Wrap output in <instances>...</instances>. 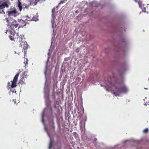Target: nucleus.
Wrapping results in <instances>:
<instances>
[{
    "label": "nucleus",
    "mask_w": 149,
    "mask_h": 149,
    "mask_svg": "<svg viewBox=\"0 0 149 149\" xmlns=\"http://www.w3.org/2000/svg\"><path fill=\"white\" fill-rule=\"evenodd\" d=\"M97 140V139L96 138H95V139H94V141H96Z\"/></svg>",
    "instance_id": "22"
},
{
    "label": "nucleus",
    "mask_w": 149,
    "mask_h": 149,
    "mask_svg": "<svg viewBox=\"0 0 149 149\" xmlns=\"http://www.w3.org/2000/svg\"><path fill=\"white\" fill-rule=\"evenodd\" d=\"M52 146V142H51V141H50V143H49V149H50L51 148Z\"/></svg>",
    "instance_id": "17"
},
{
    "label": "nucleus",
    "mask_w": 149,
    "mask_h": 149,
    "mask_svg": "<svg viewBox=\"0 0 149 149\" xmlns=\"http://www.w3.org/2000/svg\"><path fill=\"white\" fill-rule=\"evenodd\" d=\"M0 3H1V4L0 5V9H3L5 7H6L7 8H8L9 7V5L7 3V2L6 1L2 3H1V0H0Z\"/></svg>",
    "instance_id": "7"
},
{
    "label": "nucleus",
    "mask_w": 149,
    "mask_h": 149,
    "mask_svg": "<svg viewBox=\"0 0 149 149\" xmlns=\"http://www.w3.org/2000/svg\"><path fill=\"white\" fill-rule=\"evenodd\" d=\"M40 1V0H33L31 1L30 4L31 5L35 6Z\"/></svg>",
    "instance_id": "8"
},
{
    "label": "nucleus",
    "mask_w": 149,
    "mask_h": 149,
    "mask_svg": "<svg viewBox=\"0 0 149 149\" xmlns=\"http://www.w3.org/2000/svg\"><path fill=\"white\" fill-rule=\"evenodd\" d=\"M42 120L43 121V120H44V118H43V116H42Z\"/></svg>",
    "instance_id": "23"
},
{
    "label": "nucleus",
    "mask_w": 149,
    "mask_h": 149,
    "mask_svg": "<svg viewBox=\"0 0 149 149\" xmlns=\"http://www.w3.org/2000/svg\"><path fill=\"white\" fill-rule=\"evenodd\" d=\"M12 82V84L11 86L12 88H13L15 87L17 85L16 84V83L17 82L16 81H14L13 80V81H11Z\"/></svg>",
    "instance_id": "10"
},
{
    "label": "nucleus",
    "mask_w": 149,
    "mask_h": 149,
    "mask_svg": "<svg viewBox=\"0 0 149 149\" xmlns=\"http://www.w3.org/2000/svg\"><path fill=\"white\" fill-rule=\"evenodd\" d=\"M0 14H5V12H4L3 10L2 9H0Z\"/></svg>",
    "instance_id": "16"
},
{
    "label": "nucleus",
    "mask_w": 149,
    "mask_h": 149,
    "mask_svg": "<svg viewBox=\"0 0 149 149\" xmlns=\"http://www.w3.org/2000/svg\"><path fill=\"white\" fill-rule=\"evenodd\" d=\"M34 19H35L34 17H33V18H32L33 20H34V21H36V20H35Z\"/></svg>",
    "instance_id": "20"
},
{
    "label": "nucleus",
    "mask_w": 149,
    "mask_h": 149,
    "mask_svg": "<svg viewBox=\"0 0 149 149\" xmlns=\"http://www.w3.org/2000/svg\"><path fill=\"white\" fill-rule=\"evenodd\" d=\"M18 12L17 11V10L15 8H14L13 9H11L10 11H8L7 12L8 16H13L14 17L16 16L17 13Z\"/></svg>",
    "instance_id": "5"
},
{
    "label": "nucleus",
    "mask_w": 149,
    "mask_h": 149,
    "mask_svg": "<svg viewBox=\"0 0 149 149\" xmlns=\"http://www.w3.org/2000/svg\"><path fill=\"white\" fill-rule=\"evenodd\" d=\"M10 17H8L6 18H5V20L6 21V22L8 23V26L9 25V23H10Z\"/></svg>",
    "instance_id": "13"
},
{
    "label": "nucleus",
    "mask_w": 149,
    "mask_h": 149,
    "mask_svg": "<svg viewBox=\"0 0 149 149\" xmlns=\"http://www.w3.org/2000/svg\"><path fill=\"white\" fill-rule=\"evenodd\" d=\"M56 8H53L52 10V18H54V17H55L54 15V14L55 13V10Z\"/></svg>",
    "instance_id": "12"
},
{
    "label": "nucleus",
    "mask_w": 149,
    "mask_h": 149,
    "mask_svg": "<svg viewBox=\"0 0 149 149\" xmlns=\"http://www.w3.org/2000/svg\"><path fill=\"white\" fill-rule=\"evenodd\" d=\"M67 0H62L61 2L59 3L58 5H59L61 4H63L65 3V2Z\"/></svg>",
    "instance_id": "14"
},
{
    "label": "nucleus",
    "mask_w": 149,
    "mask_h": 149,
    "mask_svg": "<svg viewBox=\"0 0 149 149\" xmlns=\"http://www.w3.org/2000/svg\"><path fill=\"white\" fill-rule=\"evenodd\" d=\"M143 10V11L144 12H145L146 11V8H144L143 9H142Z\"/></svg>",
    "instance_id": "18"
},
{
    "label": "nucleus",
    "mask_w": 149,
    "mask_h": 149,
    "mask_svg": "<svg viewBox=\"0 0 149 149\" xmlns=\"http://www.w3.org/2000/svg\"><path fill=\"white\" fill-rule=\"evenodd\" d=\"M15 90V89H14V90H13V91H12L11 90H10L11 91H12V92H14V90Z\"/></svg>",
    "instance_id": "21"
},
{
    "label": "nucleus",
    "mask_w": 149,
    "mask_h": 149,
    "mask_svg": "<svg viewBox=\"0 0 149 149\" xmlns=\"http://www.w3.org/2000/svg\"><path fill=\"white\" fill-rule=\"evenodd\" d=\"M9 28H10L11 30L9 29H7L6 30L5 33H7L9 32L10 35L13 34H15V30L14 29L15 28H17L19 27V24L17 23V22L15 20H13L11 22L9 23Z\"/></svg>",
    "instance_id": "3"
},
{
    "label": "nucleus",
    "mask_w": 149,
    "mask_h": 149,
    "mask_svg": "<svg viewBox=\"0 0 149 149\" xmlns=\"http://www.w3.org/2000/svg\"><path fill=\"white\" fill-rule=\"evenodd\" d=\"M107 81L111 85L115 87V90L113 92L115 95H119L120 93H126L127 92L128 89L123 81L120 82L118 79L110 77L108 78Z\"/></svg>",
    "instance_id": "1"
},
{
    "label": "nucleus",
    "mask_w": 149,
    "mask_h": 149,
    "mask_svg": "<svg viewBox=\"0 0 149 149\" xmlns=\"http://www.w3.org/2000/svg\"><path fill=\"white\" fill-rule=\"evenodd\" d=\"M10 84V83L9 82L8 83V84L9 85Z\"/></svg>",
    "instance_id": "24"
},
{
    "label": "nucleus",
    "mask_w": 149,
    "mask_h": 149,
    "mask_svg": "<svg viewBox=\"0 0 149 149\" xmlns=\"http://www.w3.org/2000/svg\"><path fill=\"white\" fill-rule=\"evenodd\" d=\"M79 49L78 48H77V49L76 50V52H79Z\"/></svg>",
    "instance_id": "19"
},
{
    "label": "nucleus",
    "mask_w": 149,
    "mask_h": 149,
    "mask_svg": "<svg viewBox=\"0 0 149 149\" xmlns=\"http://www.w3.org/2000/svg\"><path fill=\"white\" fill-rule=\"evenodd\" d=\"M27 72H24L21 75L20 79L19 81V83L22 84H25V79H26Z\"/></svg>",
    "instance_id": "4"
},
{
    "label": "nucleus",
    "mask_w": 149,
    "mask_h": 149,
    "mask_svg": "<svg viewBox=\"0 0 149 149\" xmlns=\"http://www.w3.org/2000/svg\"><path fill=\"white\" fill-rule=\"evenodd\" d=\"M19 72L18 73H17V74H16V75L15 76L14 78L13 81H16L17 82V81L18 78V77L19 76Z\"/></svg>",
    "instance_id": "11"
},
{
    "label": "nucleus",
    "mask_w": 149,
    "mask_h": 149,
    "mask_svg": "<svg viewBox=\"0 0 149 149\" xmlns=\"http://www.w3.org/2000/svg\"><path fill=\"white\" fill-rule=\"evenodd\" d=\"M17 6L19 8V11H21L22 9V5L19 0H18Z\"/></svg>",
    "instance_id": "9"
},
{
    "label": "nucleus",
    "mask_w": 149,
    "mask_h": 149,
    "mask_svg": "<svg viewBox=\"0 0 149 149\" xmlns=\"http://www.w3.org/2000/svg\"><path fill=\"white\" fill-rule=\"evenodd\" d=\"M28 19H25L24 17L23 18V19H21L19 20V24L21 25L19 26V27H23L25 25L24 24L26 22L29 21H31V19L29 18H28Z\"/></svg>",
    "instance_id": "6"
},
{
    "label": "nucleus",
    "mask_w": 149,
    "mask_h": 149,
    "mask_svg": "<svg viewBox=\"0 0 149 149\" xmlns=\"http://www.w3.org/2000/svg\"><path fill=\"white\" fill-rule=\"evenodd\" d=\"M148 128H146L143 131V133H146L148 132Z\"/></svg>",
    "instance_id": "15"
},
{
    "label": "nucleus",
    "mask_w": 149,
    "mask_h": 149,
    "mask_svg": "<svg viewBox=\"0 0 149 149\" xmlns=\"http://www.w3.org/2000/svg\"><path fill=\"white\" fill-rule=\"evenodd\" d=\"M9 38L10 40L15 42H17L19 40L18 42H19V47H21L23 48L24 54H25L28 49V44L27 42L24 40V39L22 38L19 37L18 34H12L10 35Z\"/></svg>",
    "instance_id": "2"
}]
</instances>
